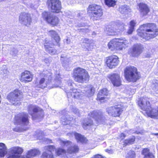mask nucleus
<instances>
[{"label": "nucleus", "mask_w": 158, "mask_h": 158, "mask_svg": "<svg viewBox=\"0 0 158 158\" xmlns=\"http://www.w3.org/2000/svg\"><path fill=\"white\" fill-rule=\"evenodd\" d=\"M134 31V28L133 27H129V29L127 31V33L129 34H131Z\"/></svg>", "instance_id": "nucleus-52"}, {"label": "nucleus", "mask_w": 158, "mask_h": 158, "mask_svg": "<svg viewBox=\"0 0 158 158\" xmlns=\"http://www.w3.org/2000/svg\"><path fill=\"white\" fill-rule=\"evenodd\" d=\"M68 85L70 87L72 86V81H69V82L68 83Z\"/></svg>", "instance_id": "nucleus-61"}, {"label": "nucleus", "mask_w": 158, "mask_h": 158, "mask_svg": "<svg viewBox=\"0 0 158 158\" xmlns=\"http://www.w3.org/2000/svg\"><path fill=\"white\" fill-rule=\"evenodd\" d=\"M106 151L110 153H113V151L112 150H110L109 149H106Z\"/></svg>", "instance_id": "nucleus-60"}, {"label": "nucleus", "mask_w": 158, "mask_h": 158, "mask_svg": "<svg viewBox=\"0 0 158 158\" xmlns=\"http://www.w3.org/2000/svg\"><path fill=\"white\" fill-rule=\"evenodd\" d=\"M135 137L133 136L131 138L125 140L123 142V146L133 144L135 141Z\"/></svg>", "instance_id": "nucleus-40"}, {"label": "nucleus", "mask_w": 158, "mask_h": 158, "mask_svg": "<svg viewBox=\"0 0 158 158\" xmlns=\"http://www.w3.org/2000/svg\"><path fill=\"white\" fill-rule=\"evenodd\" d=\"M19 21L21 24L26 26H28L31 21L30 15L25 13H22L19 16Z\"/></svg>", "instance_id": "nucleus-16"}, {"label": "nucleus", "mask_w": 158, "mask_h": 158, "mask_svg": "<svg viewBox=\"0 0 158 158\" xmlns=\"http://www.w3.org/2000/svg\"><path fill=\"white\" fill-rule=\"evenodd\" d=\"M8 73L7 70L6 69H4L3 70H1L0 71V74L2 75L7 74Z\"/></svg>", "instance_id": "nucleus-51"}, {"label": "nucleus", "mask_w": 158, "mask_h": 158, "mask_svg": "<svg viewBox=\"0 0 158 158\" xmlns=\"http://www.w3.org/2000/svg\"><path fill=\"white\" fill-rule=\"evenodd\" d=\"M92 124L93 122L91 119H86L83 123L82 126L84 129H86L88 127L90 126Z\"/></svg>", "instance_id": "nucleus-39"}, {"label": "nucleus", "mask_w": 158, "mask_h": 158, "mask_svg": "<svg viewBox=\"0 0 158 158\" xmlns=\"http://www.w3.org/2000/svg\"><path fill=\"white\" fill-rule=\"evenodd\" d=\"M124 28V25L122 24L118 27V29L114 27H111L107 29V34L110 35H114L120 34L121 32L123 31Z\"/></svg>", "instance_id": "nucleus-17"}, {"label": "nucleus", "mask_w": 158, "mask_h": 158, "mask_svg": "<svg viewBox=\"0 0 158 158\" xmlns=\"http://www.w3.org/2000/svg\"><path fill=\"white\" fill-rule=\"evenodd\" d=\"M127 157L128 158H135V153L133 151H130L127 154Z\"/></svg>", "instance_id": "nucleus-48"}, {"label": "nucleus", "mask_w": 158, "mask_h": 158, "mask_svg": "<svg viewBox=\"0 0 158 158\" xmlns=\"http://www.w3.org/2000/svg\"><path fill=\"white\" fill-rule=\"evenodd\" d=\"M90 117L95 119L99 123H104L105 120L104 117L100 115L97 111H94L89 114Z\"/></svg>", "instance_id": "nucleus-23"}, {"label": "nucleus", "mask_w": 158, "mask_h": 158, "mask_svg": "<svg viewBox=\"0 0 158 158\" xmlns=\"http://www.w3.org/2000/svg\"><path fill=\"white\" fill-rule=\"evenodd\" d=\"M47 4L52 12L58 13L60 11L61 5V2L59 0H48Z\"/></svg>", "instance_id": "nucleus-9"}, {"label": "nucleus", "mask_w": 158, "mask_h": 158, "mask_svg": "<svg viewBox=\"0 0 158 158\" xmlns=\"http://www.w3.org/2000/svg\"><path fill=\"white\" fill-rule=\"evenodd\" d=\"M105 4L109 7H114L116 5L115 0H104Z\"/></svg>", "instance_id": "nucleus-42"}, {"label": "nucleus", "mask_w": 158, "mask_h": 158, "mask_svg": "<svg viewBox=\"0 0 158 158\" xmlns=\"http://www.w3.org/2000/svg\"><path fill=\"white\" fill-rule=\"evenodd\" d=\"M43 133L42 131L39 132V133L36 135V136L37 139L39 140H42L43 142H45L47 143H52V140L48 138L43 137Z\"/></svg>", "instance_id": "nucleus-32"}, {"label": "nucleus", "mask_w": 158, "mask_h": 158, "mask_svg": "<svg viewBox=\"0 0 158 158\" xmlns=\"http://www.w3.org/2000/svg\"><path fill=\"white\" fill-rule=\"evenodd\" d=\"M70 40L67 38L66 39V41L64 42H66L67 44H69L70 43Z\"/></svg>", "instance_id": "nucleus-59"}, {"label": "nucleus", "mask_w": 158, "mask_h": 158, "mask_svg": "<svg viewBox=\"0 0 158 158\" xmlns=\"http://www.w3.org/2000/svg\"><path fill=\"white\" fill-rule=\"evenodd\" d=\"M44 61L46 64H48L49 63V60L48 58H45L44 60Z\"/></svg>", "instance_id": "nucleus-57"}, {"label": "nucleus", "mask_w": 158, "mask_h": 158, "mask_svg": "<svg viewBox=\"0 0 158 158\" xmlns=\"http://www.w3.org/2000/svg\"><path fill=\"white\" fill-rule=\"evenodd\" d=\"M108 91L106 88H103L99 92L97 95V100L101 101L105 98V96H107Z\"/></svg>", "instance_id": "nucleus-27"}, {"label": "nucleus", "mask_w": 158, "mask_h": 158, "mask_svg": "<svg viewBox=\"0 0 158 158\" xmlns=\"http://www.w3.org/2000/svg\"><path fill=\"white\" fill-rule=\"evenodd\" d=\"M119 58L117 56H113L107 58L106 61L107 66L110 69L115 68L119 63Z\"/></svg>", "instance_id": "nucleus-12"}, {"label": "nucleus", "mask_w": 158, "mask_h": 158, "mask_svg": "<svg viewBox=\"0 0 158 158\" xmlns=\"http://www.w3.org/2000/svg\"><path fill=\"white\" fill-rule=\"evenodd\" d=\"M138 34L142 38L143 41L154 38L158 35V29L155 24L154 23H147L141 26Z\"/></svg>", "instance_id": "nucleus-1"}, {"label": "nucleus", "mask_w": 158, "mask_h": 158, "mask_svg": "<svg viewBox=\"0 0 158 158\" xmlns=\"http://www.w3.org/2000/svg\"><path fill=\"white\" fill-rule=\"evenodd\" d=\"M73 75L75 81L78 83L86 82L89 79V76L88 72L81 68H75L73 70Z\"/></svg>", "instance_id": "nucleus-3"}, {"label": "nucleus", "mask_w": 158, "mask_h": 158, "mask_svg": "<svg viewBox=\"0 0 158 158\" xmlns=\"http://www.w3.org/2000/svg\"><path fill=\"white\" fill-rule=\"evenodd\" d=\"M78 30L79 31V32H80L87 33L89 32V30L87 28H81L78 29Z\"/></svg>", "instance_id": "nucleus-49"}, {"label": "nucleus", "mask_w": 158, "mask_h": 158, "mask_svg": "<svg viewBox=\"0 0 158 158\" xmlns=\"http://www.w3.org/2000/svg\"><path fill=\"white\" fill-rule=\"evenodd\" d=\"M118 39H114L111 40L108 45V48L111 51L121 50L122 46L119 45Z\"/></svg>", "instance_id": "nucleus-18"}, {"label": "nucleus", "mask_w": 158, "mask_h": 158, "mask_svg": "<svg viewBox=\"0 0 158 158\" xmlns=\"http://www.w3.org/2000/svg\"><path fill=\"white\" fill-rule=\"evenodd\" d=\"M88 12L91 13V16L95 17L97 19L103 15L102 10L101 6L97 5H90L88 7Z\"/></svg>", "instance_id": "nucleus-7"}, {"label": "nucleus", "mask_w": 158, "mask_h": 158, "mask_svg": "<svg viewBox=\"0 0 158 158\" xmlns=\"http://www.w3.org/2000/svg\"><path fill=\"white\" fill-rule=\"evenodd\" d=\"M139 8L141 14L143 16L146 15L149 11V10L147 5L140 3L139 5Z\"/></svg>", "instance_id": "nucleus-26"}, {"label": "nucleus", "mask_w": 158, "mask_h": 158, "mask_svg": "<svg viewBox=\"0 0 158 158\" xmlns=\"http://www.w3.org/2000/svg\"><path fill=\"white\" fill-rule=\"evenodd\" d=\"M56 153L57 155L59 156H67V152L62 148H59L57 149L56 151Z\"/></svg>", "instance_id": "nucleus-41"}, {"label": "nucleus", "mask_w": 158, "mask_h": 158, "mask_svg": "<svg viewBox=\"0 0 158 158\" xmlns=\"http://www.w3.org/2000/svg\"><path fill=\"white\" fill-rule=\"evenodd\" d=\"M40 153L39 150L37 149H31L27 152V156L31 158L36 156L39 155Z\"/></svg>", "instance_id": "nucleus-28"}, {"label": "nucleus", "mask_w": 158, "mask_h": 158, "mask_svg": "<svg viewBox=\"0 0 158 158\" xmlns=\"http://www.w3.org/2000/svg\"><path fill=\"white\" fill-rule=\"evenodd\" d=\"M79 148L77 145L69 147L67 150V154H73L78 152Z\"/></svg>", "instance_id": "nucleus-30"}, {"label": "nucleus", "mask_w": 158, "mask_h": 158, "mask_svg": "<svg viewBox=\"0 0 158 158\" xmlns=\"http://www.w3.org/2000/svg\"><path fill=\"white\" fill-rule=\"evenodd\" d=\"M60 60L64 67L66 68L71 62L70 58L66 54H62L60 57Z\"/></svg>", "instance_id": "nucleus-25"}, {"label": "nucleus", "mask_w": 158, "mask_h": 158, "mask_svg": "<svg viewBox=\"0 0 158 158\" xmlns=\"http://www.w3.org/2000/svg\"><path fill=\"white\" fill-rule=\"evenodd\" d=\"M142 153L144 156V158H154L153 154L149 152V149L148 148L143 149Z\"/></svg>", "instance_id": "nucleus-29"}, {"label": "nucleus", "mask_w": 158, "mask_h": 158, "mask_svg": "<svg viewBox=\"0 0 158 158\" xmlns=\"http://www.w3.org/2000/svg\"><path fill=\"white\" fill-rule=\"evenodd\" d=\"M51 73H44L41 74V76L44 77L42 78L39 81V87L43 88L46 86V85L45 83V80L51 79Z\"/></svg>", "instance_id": "nucleus-22"}, {"label": "nucleus", "mask_w": 158, "mask_h": 158, "mask_svg": "<svg viewBox=\"0 0 158 158\" xmlns=\"http://www.w3.org/2000/svg\"><path fill=\"white\" fill-rule=\"evenodd\" d=\"M82 41L83 44L82 47L84 48L85 51H89L93 48V47L91 44V41L86 38L82 39Z\"/></svg>", "instance_id": "nucleus-24"}, {"label": "nucleus", "mask_w": 158, "mask_h": 158, "mask_svg": "<svg viewBox=\"0 0 158 158\" xmlns=\"http://www.w3.org/2000/svg\"><path fill=\"white\" fill-rule=\"evenodd\" d=\"M28 112L33 119H40L43 117L44 113L42 110L35 106L31 105L28 108Z\"/></svg>", "instance_id": "nucleus-6"}, {"label": "nucleus", "mask_w": 158, "mask_h": 158, "mask_svg": "<svg viewBox=\"0 0 158 158\" xmlns=\"http://www.w3.org/2000/svg\"><path fill=\"white\" fill-rule=\"evenodd\" d=\"M60 144L63 146L67 147L71 145V143L69 141H63L60 140L59 141Z\"/></svg>", "instance_id": "nucleus-47"}, {"label": "nucleus", "mask_w": 158, "mask_h": 158, "mask_svg": "<svg viewBox=\"0 0 158 158\" xmlns=\"http://www.w3.org/2000/svg\"><path fill=\"white\" fill-rule=\"evenodd\" d=\"M144 47L140 43L134 44L132 47L131 55L134 57L139 55L144 51Z\"/></svg>", "instance_id": "nucleus-13"}, {"label": "nucleus", "mask_w": 158, "mask_h": 158, "mask_svg": "<svg viewBox=\"0 0 158 158\" xmlns=\"http://www.w3.org/2000/svg\"><path fill=\"white\" fill-rule=\"evenodd\" d=\"M49 35L55 40L56 43L58 44L60 40V38L57 32L53 30L50 31L49 32Z\"/></svg>", "instance_id": "nucleus-33"}, {"label": "nucleus", "mask_w": 158, "mask_h": 158, "mask_svg": "<svg viewBox=\"0 0 158 158\" xmlns=\"http://www.w3.org/2000/svg\"><path fill=\"white\" fill-rule=\"evenodd\" d=\"M156 148L157 149V150H158V143H157V144H156Z\"/></svg>", "instance_id": "nucleus-63"}, {"label": "nucleus", "mask_w": 158, "mask_h": 158, "mask_svg": "<svg viewBox=\"0 0 158 158\" xmlns=\"http://www.w3.org/2000/svg\"><path fill=\"white\" fill-rule=\"evenodd\" d=\"M136 23V21L134 20H132L130 22V27H134L135 24Z\"/></svg>", "instance_id": "nucleus-50"}, {"label": "nucleus", "mask_w": 158, "mask_h": 158, "mask_svg": "<svg viewBox=\"0 0 158 158\" xmlns=\"http://www.w3.org/2000/svg\"><path fill=\"white\" fill-rule=\"evenodd\" d=\"M72 111L75 114L78 115L79 114V111L78 109L76 108H73L72 109Z\"/></svg>", "instance_id": "nucleus-54"}, {"label": "nucleus", "mask_w": 158, "mask_h": 158, "mask_svg": "<svg viewBox=\"0 0 158 158\" xmlns=\"http://www.w3.org/2000/svg\"><path fill=\"white\" fill-rule=\"evenodd\" d=\"M74 136L75 139L78 142L84 143L86 141V138L79 134L76 132Z\"/></svg>", "instance_id": "nucleus-35"}, {"label": "nucleus", "mask_w": 158, "mask_h": 158, "mask_svg": "<svg viewBox=\"0 0 158 158\" xmlns=\"http://www.w3.org/2000/svg\"><path fill=\"white\" fill-rule=\"evenodd\" d=\"M23 98L22 93L18 89L10 92L7 96L8 100L15 106H19Z\"/></svg>", "instance_id": "nucleus-4"}, {"label": "nucleus", "mask_w": 158, "mask_h": 158, "mask_svg": "<svg viewBox=\"0 0 158 158\" xmlns=\"http://www.w3.org/2000/svg\"><path fill=\"white\" fill-rule=\"evenodd\" d=\"M133 87L132 86H126L124 90L125 92L130 95L134 94L135 90L132 88Z\"/></svg>", "instance_id": "nucleus-36"}, {"label": "nucleus", "mask_w": 158, "mask_h": 158, "mask_svg": "<svg viewBox=\"0 0 158 158\" xmlns=\"http://www.w3.org/2000/svg\"><path fill=\"white\" fill-rule=\"evenodd\" d=\"M106 111L109 115L116 117L120 115L122 110L120 106L118 105L108 107L106 109Z\"/></svg>", "instance_id": "nucleus-11"}, {"label": "nucleus", "mask_w": 158, "mask_h": 158, "mask_svg": "<svg viewBox=\"0 0 158 158\" xmlns=\"http://www.w3.org/2000/svg\"><path fill=\"white\" fill-rule=\"evenodd\" d=\"M32 79V76L30 72L25 71L21 73L20 81L24 83H26L31 81Z\"/></svg>", "instance_id": "nucleus-21"}, {"label": "nucleus", "mask_w": 158, "mask_h": 158, "mask_svg": "<svg viewBox=\"0 0 158 158\" xmlns=\"http://www.w3.org/2000/svg\"><path fill=\"white\" fill-rule=\"evenodd\" d=\"M69 92H67L68 98L72 97L75 98L81 99L84 93L79 89H71Z\"/></svg>", "instance_id": "nucleus-14"}, {"label": "nucleus", "mask_w": 158, "mask_h": 158, "mask_svg": "<svg viewBox=\"0 0 158 158\" xmlns=\"http://www.w3.org/2000/svg\"><path fill=\"white\" fill-rule=\"evenodd\" d=\"M42 158H54L52 153L44 152L41 156Z\"/></svg>", "instance_id": "nucleus-44"}, {"label": "nucleus", "mask_w": 158, "mask_h": 158, "mask_svg": "<svg viewBox=\"0 0 158 158\" xmlns=\"http://www.w3.org/2000/svg\"><path fill=\"white\" fill-rule=\"evenodd\" d=\"M94 34L95 35V33L94 32H93L92 35H93Z\"/></svg>", "instance_id": "nucleus-64"}, {"label": "nucleus", "mask_w": 158, "mask_h": 158, "mask_svg": "<svg viewBox=\"0 0 158 158\" xmlns=\"http://www.w3.org/2000/svg\"><path fill=\"white\" fill-rule=\"evenodd\" d=\"M119 45L122 46V50L123 48H126L128 45V41L127 40L119 39Z\"/></svg>", "instance_id": "nucleus-43"}, {"label": "nucleus", "mask_w": 158, "mask_h": 158, "mask_svg": "<svg viewBox=\"0 0 158 158\" xmlns=\"http://www.w3.org/2000/svg\"><path fill=\"white\" fill-rule=\"evenodd\" d=\"M55 44L51 42L46 40L44 46L46 51L51 55H54L55 54L56 51L55 49L52 48V46H53Z\"/></svg>", "instance_id": "nucleus-20"}, {"label": "nucleus", "mask_w": 158, "mask_h": 158, "mask_svg": "<svg viewBox=\"0 0 158 158\" xmlns=\"http://www.w3.org/2000/svg\"><path fill=\"white\" fill-rule=\"evenodd\" d=\"M73 119L72 118H65V117L64 116H63L60 119V121L62 123H65L64 124H69L70 121H72V120Z\"/></svg>", "instance_id": "nucleus-45"}, {"label": "nucleus", "mask_w": 158, "mask_h": 158, "mask_svg": "<svg viewBox=\"0 0 158 158\" xmlns=\"http://www.w3.org/2000/svg\"><path fill=\"white\" fill-rule=\"evenodd\" d=\"M88 89H86V95L88 97L93 96L95 92L94 88L92 86H90L89 87L87 88Z\"/></svg>", "instance_id": "nucleus-38"}, {"label": "nucleus", "mask_w": 158, "mask_h": 158, "mask_svg": "<svg viewBox=\"0 0 158 158\" xmlns=\"http://www.w3.org/2000/svg\"><path fill=\"white\" fill-rule=\"evenodd\" d=\"M137 69L134 67L127 68L125 71V77L128 81L135 82L139 78V76L137 72Z\"/></svg>", "instance_id": "nucleus-5"}, {"label": "nucleus", "mask_w": 158, "mask_h": 158, "mask_svg": "<svg viewBox=\"0 0 158 158\" xmlns=\"http://www.w3.org/2000/svg\"><path fill=\"white\" fill-rule=\"evenodd\" d=\"M23 151L21 148L18 147L11 148L8 150V154L9 156L7 158H17V155L21 154Z\"/></svg>", "instance_id": "nucleus-15"}, {"label": "nucleus", "mask_w": 158, "mask_h": 158, "mask_svg": "<svg viewBox=\"0 0 158 158\" xmlns=\"http://www.w3.org/2000/svg\"><path fill=\"white\" fill-rule=\"evenodd\" d=\"M85 26V24L84 23H78V24L76 25V27H83Z\"/></svg>", "instance_id": "nucleus-53"}, {"label": "nucleus", "mask_w": 158, "mask_h": 158, "mask_svg": "<svg viewBox=\"0 0 158 158\" xmlns=\"http://www.w3.org/2000/svg\"><path fill=\"white\" fill-rule=\"evenodd\" d=\"M0 147L2 148H0V157H3L7 152L5 144L2 143H0Z\"/></svg>", "instance_id": "nucleus-34"}, {"label": "nucleus", "mask_w": 158, "mask_h": 158, "mask_svg": "<svg viewBox=\"0 0 158 158\" xmlns=\"http://www.w3.org/2000/svg\"><path fill=\"white\" fill-rule=\"evenodd\" d=\"M28 116L25 113L18 114L15 117V123L17 125H27L29 123Z\"/></svg>", "instance_id": "nucleus-10"}, {"label": "nucleus", "mask_w": 158, "mask_h": 158, "mask_svg": "<svg viewBox=\"0 0 158 158\" xmlns=\"http://www.w3.org/2000/svg\"><path fill=\"white\" fill-rule=\"evenodd\" d=\"M119 11L122 14H127L131 11V10L127 5H123L119 7Z\"/></svg>", "instance_id": "nucleus-31"}, {"label": "nucleus", "mask_w": 158, "mask_h": 158, "mask_svg": "<svg viewBox=\"0 0 158 158\" xmlns=\"http://www.w3.org/2000/svg\"><path fill=\"white\" fill-rule=\"evenodd\" d=\"M108 77L114 86H118L121 85V79L118 74L114 73L110 74L108 75Z\"/></svg>", "instance_id": "nucleus-19"}, {"label": "nucleus", "mask_w": 158, "mask_h": 158, "mask_svg": "<svg viewBox=\"0 0 158 158\" xmlns=\"http://www.w3.org/2000/svg\"><path fill=\"white\" fill-rule=\"evenodd\" d=\"M152 88V92L153 93L158 94V81L154 80L151 85Z\"/></svg>", "instance_id": "nucleus-37"}, {"label": "nucleus", "mask_w": 158, "mask_h": 158, "mask_svg": "<svg viewBox=\"0 0 158 158\" xmlns=\"http://www.w3.org/2000/svg\"><path fill=\"white\" fill-rule=\"evenodd\" d=\"M126 136V135L124 133H122L120 135V138L122 139H124Z\"/></svg>", "instance_id": "nucleus-58"}, {"label": "nucleus", "mask_w": 158, "mask_h": 158, "mask_svg": "<svg viewBox=\"0 0 158 158\" xmlns=\"http://www.w3.org/2000/svg\"><path fill=\"white\" fill-rule=\"evenodd\" d=\"M42 16L47 21L53 26H56L59 23L58 18L54 15L51 12L44 11L42 14Z\"/></svg>", "instance_id": "nucleus-8"}, {"label": "nucleus", "mask_w": 158, "mask_h": 158, "mask_svg": "<svg viewBox=\"0 0 158 158\" xmlns=\"http://www.w3.org/2000/svg\"><path fill=\"white\" fill-rule=\"evenodd\" d=\"M55 149L54 146L52 145L46 146L44 147V151L48 152H51L53 151Z\"/></svg>", "instance_id": "nucleus-46"}, {"label": "nucleus", "mask_w": 158, "mask_h": 158, "mask_svg": "<svg viewBox=\"0 0 158 158\" xmlns=\"http://www.w3.org/2000/svg\"><path fill=\"white\" fill-rule=\"evenodd\" d=\"M148 99L146 97L140 98L138 105L141 109L145 111L147 115L151 118L158 119V107L152 108Z\"/></svg>", "instance_id": "nucleus-2"}, {"label": "nucleus", "mask_w": 158, "mask_h": 158, "mask_svg": "<svg viewBox=\"0 0 158 158\" xmlns=\"http://www.w3.org/2000/svg\"><path fill=\"white\" fill-rule=\"evenodd\" d=\"M75 133L76 132H70L68 133L67 135L68 136H69L70 138H72L73 136H75Z\"/></svg>", "instance_id": "nucleus-55"}, {"label": "nucleus", "mask_w": 158, "mask_h": 158, "mask_svg": "<svg viewBox=\"0 0 158 158\" xmlns=\"http://www.w3.org/2000/svg\"><path fill=\"white\" fill-rule=\"evenodd\" d=\"M23 158H31L30 157H28L27 156V155L25 157H23Z\"/></svg>", "instance_id": "nucleus-62"}, {"label": "nucleus", "mask_w": 158, "mask_h": 158, "mask_svg": "<svg viewBox=\"0 0 158 158\" xmlns=\"http://www.w3.org/2000/svg\"><path fill=\"white\" fill-rule=\"evenodd\" d=\"M91 158H103L102 156L99 154H97L95 155L94 157Z\"/></svg>", "instance_id": "nucleus-56"}]
</instances>
